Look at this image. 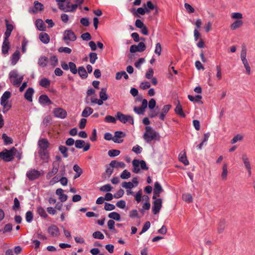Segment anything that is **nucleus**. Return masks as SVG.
Instances as JSON below:
<instances>
[{
	"instance_id": "f257e3e1",
	"label": "nucleus",
	"mask_w": 255,
	"mask_h": 255,
	"mask_svg": "<svg viewBox=\"0 0 255 255\" xmlns=\"http://www.w3.org/2000/svg\"><path fill=\"white\" fill-rule=\"evenodd\" d=\"M143 138L146 142L149 143L152 140L159 139V135L152 127L147 126L145 128V132L143 135Z\"/></svg>"
},
{
	"instance_id": "f03ea898",
	"label": "nucleus",
	"mask_w": 255,
	"mask_h": 255,
	"mask_svg": "<svg viewBox=\"0 0 255 255\" xmlns=\"http://www.w3.org/2000/svg\"><path fill=\"white\" fill-rule=\"evenodd\" d=\"M16 152H17V150L14 147H12L9 150L4 149L0 152V158L5 162L11 161L14 159Z\"/></svg>"
},
{
	"instance_id": "7ed1b4c3",
	"label": "nucleus",
	"mask_w": 255,
	"mask_h": 255,
	"mask_svg": "<svg viewBox=\"0 0 255 255\" xmlns=\"http://www.w3.org/2000/svg\"><path fill=\"white\" fill-rule=\"evenodd\" d=\"M10 96V92L5 91L0 98V105L2 107V112L4 113L9 111L11 107V104L8 101Z\"/></svg>"
},
{
	"instance_id": "20e7f679",
	"label": "nucleus",
	"mask_w": 255,
	"mask_h": 255,
	"mask_svg": "<svg viewBox=\"0 0 255 255\" xmlns=\"http://www.w3.org/2000/svg\"><path fill=\"white\" fill-rule=\"evenodd\" d=\"M11 82L16 87H18L23 79V76L18 77V73L16 70L11 71L9 74Z\"/></svg>"
},
{
	"instance_id": "39448f33",
	"label": "nucleus",
	"mask_w": 255,
	"mask_h": 255,
	"mask_svg": "<svg viewBox=\"0 0 255 255\" xmlns=\"http://www.w3.org/2000/svg\"><path fill=\"white\" fill-rule=\"evenodd\" d=\"M241 159L244 164V167L248 172V176L250 177L252 175V166L250 159L246 153H244L242 155Z\"/></svg>"
},
{
	"instance_id": "423d86ee",
	"label": "nucleus",
	"mask_w": 255,
	"mask_h": 255,
	"mask_svg": "<svg viewBox=\"0 0 255 255\" xmlns=\"http://www.w3.org/2000/svg\"><path fill=\"white\" fill-rule=\"evenodd\" d=\"M116 117L118 120L124 124L128 123L131 125L133 124V119L130 115H124L121 112H118Z\"/></svg>"
},
{
	"instance_id": "0eeeda50",
	"label": "nucleus",
	"mask_w": 255,
	"mask_h": 255,
	"mask_svg": "<svg viewBox=\"0 0 255 255\" xmlns=\"http://www.w3.org/2000/svg\"><path fill=\"white\" fill-rule=\"evenodd\" d=\"M41 175L40 171L35 169H30L26 173V176L30 181L38 179Z\"/></svg>"
},
{
	"instance_id": "6e6552de",
	"label": "nucleus",
	"mask_w": 255,
	"mask_h": 255,
	"mask_svg": "<svg viewBox=\"0 0 255 255\" xmlns=\"http://www.w3.org/2000/svg\"><path fill=\"white\" fill-rule=\"evenodd\" d=\"M63 39L67 44L69 41H74L76 39L75 33L71 30H66L63 33Z\"/></svg>"
},
{
	"instance_id": "1a4fd4ad",
	"label": "nucleus",
	"mask_w": 255,
	"mask_h": 255,
	"mask_svg": "<svg viewBox=\"0 0 255 255\" xmlns=\"http://www.w3.org/2000/svg\"><path fill=\"white\" fill-rule=\"evenodd\" d=\"M145 45L143 42H140L138 45H132L130 47V52L135 53L136 52H142L145 49Z\"/></svg>"
},
{
	"instance_id": "9d476101",
	"label": "nucleus",
	"mask_w": 255,
	"mask_h": 255,
	"mask_svg": "<svg viewBox=\"0 0 255 255\" xmlns=\"http://www.w3.org/2000/svg\"><path fill=\"white\" fill-rule=\"evenodd\" d=\"M49 235L52 237H58L60 236V231L58 228L55 225H51L47 230Z\"/></svg>"
},
{
	"instance_id": "9b49d317",
	"label": "nucleus",
	"mask_w": 255,
	"mask_h": 255,
	"mask_svg": "<svg viewBox=\"0 0 255 255\" xmlns=\"http://www.w3.org/2000/svg\"><path fill=\"white\" fill-rule=\"evenodd\" d=\"M53 112L55 117L60 119H64L67 115V112L61 108L54 109Z\"/></svg>"
},
{
	"instance_id": "f8f14e48",
	"label": "nucleus",
	"mask_w": 255,
	"mask_h": 255,
	"mask_svg": "<svg viewBox=\"0 0 255 255\" xmlns=\"http://www.w3.org/2000/svg\"><path fill=\"white\" fill-rule=\"evenodd\" d=\"M162 199H157L154 201L153 203V206L152 208V211L154 214H156L159 213L162 207Z\"/></svg>"
},
{
	"instance_id": "ddd939ff",
	"label": "nucleus",
	"mask_w": 255,
	"mask_h": 255,
	"mask_svg": "<svg viewBox=\"0 0 255 255\" xmlns=\"http://www.w3.org/2000/svg\"><path fill=\"white\" fill-rule=\"evenodd\" d=\"M43 8L44 6L41 3L38 1H35L34 2V7L29 8V12L30 13H36L38 11L43 10Z\"/></svg>"
},
{
	"instance_id": "4468645a",
	"label": "nucleus",
	"mask_w": 255,
	"mask_h": 255,
	"mask_svg": "<svg viewBox=\"0 0 255 255\" xmlns=\"http://www.w3.org/2000/svg\"><path fill=\"white\" fill-rule=\"evenodd\" d=\"M49 146V142L46 138H40L38 141L39 149L47 150Z\"/></svg>"
},
{
	"instance_id": "2eb2a0df",
	"label": "nucleus",
	"mask_w": 255,
	"mask_h": 255,
	"mask_svg": "<svg viewBox=\"0 0 255 255\" xmlns=\"http://www.w3.org/2000/svg\"><path fill=\"white\" fill-rule=\"evenodd\" d=\"M38 153L40 158L45 162H48L49 158V153L47 150L38 149Z\"/></svg>"
},
{
	"instance_id": "dca6fc26",
	"label": "nucleus",
	"mask_w": 255,
	"mask_h": 255,
	"mask_svg": "<svg viewBox=\"0 0 255 255\" xmlns=\"http://www.w3.org/2000/svg\"><path fill=\"white\" fill-rule=\"evenodd\" d=\"M125 136V134L121 131H117L115 132L114 137L112 138V140L116 143H121L123 141V140H119V138H121Z\"/></svg>"
},
{
	"instance_id": "f3484780",
	"label": "nucleus",
	"mask_w": 255,
	"mask_h": 255,
	"mask_svg": "<svg viewBox=\"0 0 255 255\" xmlns=\"http://www.w3.org/2000/svg\"><path fill=\"white\" fill-rule=\"evenodd\" d=\"M171 108V106L170 105H166L163 107L161 112L159 116V118L161 120H164L166 114L168 112Z\"/></svg>"
},
{
	"instance_id": "a211bd4d",
	"label": "nucleus",
	"mask_w": 255,
	"mask_h": 255,
	"mask_svg": "<svg viewBox=\"0 0 255 255\" xmlns=\"http://www.w3.org/2000/svg\"><path fill=\"white\" fill-rule=\"evenodd\" d=\"M39 102L42 105H50L51 101L46 95H42L39 98Z\"/></svg>"
},
{
	"instance_id": "6ab92c4d",
	"label": "nucleus",
	"mask_w": 255,
	"mask_h": 255,
	"mask_svg": "<svg viewBox=\"0 0 255 255\" xmlns=\"http://www.w3.org/2000/svg\"><path fill=\"white\" fill-rule=\"evenodd\" d=\"M34 93V90L32 88H28L24 94V98L28 101L31 102L32 101V95Z\"/></svg>"
},
{
	"instance_id": "aec40b11",
	"label": "nucleus",
	"mask_w": 255,
	"mask_h": 255,
	"mask_svg": "<svg viewBox=\"0 0 255 255\" xmlns=\"http://www.w3.org/2000/svg\"><path fill=\"white\" fill-rule=\"evenodd\" d=\"M56 194L59 196V199L61 202H65L67 199V196L63 193V190L58 188L56 191Z\"/></svg>"
},
{
	"instance_id": "412c9836",
	"label": "nucleus",
	"mask_w": 255,
	"mask_h": 255,
	"mask_svg": "<svg viewBox=\"0 0 255 255\" xmlns=\"http://www.w3.org/2000/svg\"><path fill=\"white\" fill-rule=\"evenodd\" d=\"M39 38L40 41L44 44H47L50 41V37L48 34L46 33H40L39 35Z\"/></svg>"
},
{
	"instance_id": "4be33fe9",
	"label": "nucleus",
	"mask_w": 255,
	"mask_h": 255,
	"mask_svg": "<svg viewBox=\"0 0 255 255\" xmlns=\"http://www.w3.org/2000/svg\"><path fill=\"white\" fill-rule=\"evenodd\" d=\"M178 158L179 161L182 162L185 165L189 164V161L187 159L185 151H183L180 153L178 155Z\"/></svg>"
},
{
	"instance_id": "5701e85b",
	"label": "nucleus",
	"mask_w": 255,
	"mask_h": 255,
	"mask_svg": "<svg viewBox=\"0 0 255 255\" xmlns=\"http://www.w3.org/2000/svg\"><path fill=\"white\" fill-rule=\"evenodd\" d=\"M243 25V21L242 20H236L230 25V28L232 30H235L241 27Z\"/></svg>"
},
{
	"instance_id": "b1692460",
	"label": "nucleus",
	"mask_w": 255,
	"mask_h": 255,
	"mask_svg": "<svg viewBox=\"0 0 255 255\" xmlns=\"http://www.w3.org/2000/svg\"><path fill=\"white\" fill-rule=\"evenodd\" d=\"M20 58V53L18 50H16L12 54L11 58V64L14 65L17 62Z\"/></svg>"
},
{
	"instance_id": "393cba45",
	"label": "nucleus",
	"mask_w": 255,
	"mask_h": 255,
	"mask_svg": "<svg viewBox=\"0 0 255 255\" xmlns=\"http://www.w3.org/2000/svg\"><path fill=\"white\" fill-rule=\"evenodd\" d=\"M114 169L110 167L109 165L106 166L105 172L103 174L102 177L105 179L109 178L110 177L113 173Z\"/></svg>"
},
{
	"instance_id": "a878e982",
	"label": "nucleus",
	"mask_w": 255,
	"mask_h": 255,
	"mask_svg": "<svg viewBox=\"0 0 255 255\" xmlns=\"http://www.w3.org/2000/svg\"><path fill=\"white\" fill-rule=\"evenodd\" d=\"M35 25L37 28L40 31H44L45 30V25L41 19H38L35 21Z\"/></svg>"
},
{
	"instance_id": "bb28decb",
	"label": "nucleus",
	"mask_w": 255,
	"mask_h": 255,
	"mask_svg": "<svg viewBox=\"0 0 255 255\" xmlns=\"http://www.w3.org/2000/svg\"><path fill=\"white\" fill-rule=\"evenodd\" d=\"M48 58L45 56H41L38 61V64L41 67H45L48 63Z\"/></svg>"
},
{
	"instance_id": "cd10ccee",
	"label": "nucleus",
	"mask_w": 255,
	"mask_h": 255,
	"mask_svg": "<svg viewBox=\"0 0 255 255\" xmlns=\"http://www.w3.org/2000/svg\"><path fill=\"white\" fill-rule=\"evenodd\" d=\"M9 49L8 39H4L2 45V53L7 54Z\"/></svg>"
},
{
	"instance_id": "c85d7f7f",
	"label": "nucleus",
	"mask_w": 255,
	"mask_h": 255,
	"mask_svg": "<svg viewBox=\"0 0 255 255\" xmlns=\"http://www.w3.org/2000/svg\"><path fill=\"white\" fill-rule=\"evenodd\" d=\"M132 165L133 167V172L135 173H139L140 171L139 166H140V162L139 160L137 159H134L132 161Z\"/></svg>"
},
{
	"instance_id": "c756f323",
	"label": "nucleus",
	"mask_w": 255,
	"mask_h": 255,
	"mask_svg": "<svg viewBox=\"0 0 255 255\" xmlns=\"http://www.w3.org/2000/svg\"><path fill=\"white\" fill-rule=\"evenodd\" d=\"M58 171V165L55 166L53 164V167L51 171H49L46 174V178L49 179L52 176L55 175Z\"/></svg>"
},
{
	"instance_id": "7c9ffc66",
	"label": "nucleus",
	"mask_w": 255,
	"mask_h": 255,
	"mask_svg": "<svg viewBox=\"0 0 255 255\" xmlns=\"http://www.w3.org/2000/svg\"><path fill=\"white\" fill-rule=\"evenodd\" d=\"M175 112L183 118L185 117V115L183 112L182 106L180 105L179 102H178V104L176 105V107L175 109Z\"/></svg>"
},
{
	"instance_id": "2f4dec72",
	"label": "nucleus",
	"mask_w": 255,
	"mask_h": 255,
	"mask_svg": "<svg viewBox=\"0 0 255 255\" xmlns=\"http://www.w3.org/2000/svg\"><path fill=\"white\" fill-rule=\"evenodd\" d=\"M188 98L190 101L201 104H203V102L201 101L202 98V96L201 95H197L195 97H193L191 95H188Z\"/></svg>"
},
{
	"instance_id": "473e14b6",
	"label": "nucleus",
	"mask_w": 255,
	"mask_h": 255,
	"mask_svg": "<svg viewBox=\"0 0 255 255\" xmlns=\"http://www.w3.org/2000/svg\"><path fill=\"white\" fill-rule=\"evenodd\" d=\"M228 175L227 164L224 163L222 168V172L221 173V178L223 180H226Z\"/></svg>"
},
{
	"instance_id": "72a5a7b5",
	"label": "nucleus",
	"mask_w": 255,
	"mask_h": 255,
	"mask_svg": "<svg viewBox=\"0 0 255 255\" xmlns=\"http://www.w3.org/2000/svg\"><path fill=\"white\" fill-rule=\"evenodd\" d=\"M93 112V110L89 107H86L82 113V116L83 117H88Z\"/></svg>"
},
{
	"instance_id": "f704fd0d",
	"label": "nucleus",
	"mask_w": 255,
	"mask_h": 255,
	"mask_svg": "<svg viewBox=\"0 0 255 255\" xmlns=\"http://www.w3.org/2000/svg\"><path fill=\"white\" fill-rule=\"evenodd\" d=\"M108 217L110 219L115 220L117 221H120L121 220V216L120 215L116 212H113L109 214Z\"/></svg>"
},
{
	"instance_id": "c9c22d12",
	"label": "nucleus",
	"mask_w": 255,
	"mask_h": 255,
	"mask_svg": "<svg viewBox=\"0 0 255 255\" xmlns=\"http://www.w3.org/2000/svg\"><path fill=\"white\" fill-rule=\"evenodd\" d=\"M6 30L4 33L5 36V39H8L9 36L11 34V32L13 27V26L12 24H8L7 23H6Z\"/></svg>"
},
{
	"instance_id": "e433bc0d",
	"label": "nucleus",
	"mask_w": 255,
	"mask_h": 255,
	"mask_svg": "<svg viewBox=\"0 0 255 255\" xmlns=\"http://www.w3.org/2000/svg\"><path fill=\"white\" fill-rule=\"evenodd\" d=\"M78 74L79 76L83 79L86 78L88 76L87 72L85 68L83 66L79 67Z\"/></svg>"
},
{
	"instance_id": "4c0bfd02",
	"label": "nucleus",
	"mask_w": 255,
	"mask_h": 255,
	"mask_svg": "<svg viewBox=\"0 0 255 255\" xmlns=\"http://www.w3.org/2000/svg\"><path fill=\"white\" fill-rule=\"evenodd\" d=\"M225 228V221L224 220H220L218 225V232L221 234Z\"/></svg>"
},
{
	"instance_id": "58836bf2",
	"label": "nucleus",
	"mask_w": 255,
	"mask_h": 255,
	"mask_svg": "<svg viewBox=\"0 0 255 255\" xmlns=\"http://www.w3.org/2000/svg\"><path fill=\"white\" fill-rule=\"evenodd\" d=\"M39 85L43 87L47 88L50 85V81L48 79L43 78L39 81Z\"/></svg>"
},
{
	"instance_id": "ea45409f",
	"label": "nucleus",
	"mask_w": 255,
	"mask_h": 255,
	"mask_svg": "<svg viewBox=\"0 0 255 255\" xmlns=\"http://www.w3.org/2000/svg\"><path fill=\"white\" fill-rule=\"evenodd\" d=\"M122 77H124L125 79L128 78V76L125 71L118 72L116 74V79L118 80H120Z\"/></svg>"
},
{
	"instance_id": "a19ab883",
	"label": "nucleus",
	"mask_w": 255,
	"mask_h": 255,
	"mask_svg": "<svg viewBox=\"0 0 255 255\" xmlns=\"http://www.w3.org/2000/svg\"><path fill=\"white\" fill-rule=\"evenodd\" d=\"M78 7L77 4H72L71 6H67L66 8H63L62 10L66 12H74Z\"/></svg>"
},
{
	"instance_id": "79ce46f5",
	"label": "nucleus",
	"mask_w": 255,
	"mask_h": 255,
	"mask_svg": "<svg viewBox=\"0 0 255 255\" xmlns=\"http://www.w3.org/2000/svg\"><path fill=\"white\" fill-rule=\"evenodd\" d=\"M99 96L101 99L103 100L106 101L108 98V95L107 94V90L106 88H102L99 93Z\"/></svg>"
},
{
	"instance_id": "37998d69",
	"label": "nucleus",
	"mask_w": 255,
	"mask_h": 255,
	"mask_svg": "<svg viewBox=\"0 0 255 255\" xmlns=\"http://www.w3.org/2000/svg\"><path fill=\"white\" fill-rule=\"evenodd\" d=\"M162 191V188L160 184L158 182H155L154 186L153 193H160Z\"/></svg>"
},
{
	"instance_id": "c03bdc74",
	"label": "nucleus",
	"mask_w": 255,
	"mask_h": 255,
	"mask_svg": "<svg viewBox=\"0 0 255 255\" xmlns=\"http://www.w3.org/2000/svg\"><path fill=\"white\" fill-rule=\"evenodd\" d=\"M183 200L187 203H191L193 201V198L190 194L185 193L182 196Z\"/></svg>"
},
{
	"instance_id": "a18cd8bd",
	"label": "nucleus",
	"mask_w": 255,
	"mask_h": 255,
	"mask_svg": "<svg viewBox=\"0 0 255 255\" xmlns=\"http://www.w3.org/2000/svg\"><path fill=\"white\" fill-rule=\"evenodd\" d=\"M231 17L233 19L242 20L243 16L241 12H233L231 15Z\"/></svg>"
},
{
	"instance_id": "49530a36",
	"label": "nucleus",
	"mask_w": 255,
	"mask_h": 255,
	"mask_svg": "<svg viewBox=\"0 0 255 255\" xmlns=\"http://www.w3.org/2000/svg\"><path fill=\"white\" fill-rule=\"evenodd\" d=\"M5 144H10L12 143V139L10 137L8 136L5 133H3L2 135Z\"/></svg>"
},
{
	"instance_id": "de8ad7c7",
	"label": "nucleus",
	"mask_w": 255,
	"mask_h": 255,
	"mask_svg": "<svg viewBox=\"0 0 255 255\" xmlns=\"http://www.w3.org/2000/svg\"><path fill=\"white\" fill-rule=\"evenodd\" d=\"M59 150L64 157L67 158L68 156V154L67 153L68 148L66 146L61 145L59 147Z\"/></svg>"
},
{
	"instance_id": "09e8293b",
	"label": "nucleus",
	"mask_w": 255,
	"mask_h": 255,
	"mask_svg": "<svg viewBox=\"0 0 255 255\" xmlns=\"http://www.w3.org/2000/svg\"><path fill=\"white\" fill-rule=\"evenodd\" d=\"M131 174L127 170H124L120 175V177L123 179H127L130 177Z\"/></svg>"
},
{
	"instance_id": "8fccbe9b",
	"label": "nucleus",
	"mask_w": 255,
	"mask_h": 255,
	"mask_svg": "<svg viewBox=\"0 0 255 255\" xmlns=\"http://www.w3.org/2000/svg\"><path fill=\"white\" fill-rule=\"evenodd\" d=\"M69 69H70V71L74 74H75L77 73V69L76 64L72 62H70L69 63Z\"/></svg>"
},
{
	"instance_id": "3c124183",
	"label": "nucleus",
	"mask_w": 255,
	"mask_h": 255,
	"mask_svg": "<svg viewBox=\"0 0 255 255\" xmlns=\"http://www.w3.org/2000/svg\"><path fill=\"white\" fill-rule=\"evenodd\" d=\"M90 62L91 64H94L96 60L98 59L97 54L96 53H90L89 54Z\"/></svg>"
},
{
	"instance_id": "603ef678",
	"label": "nucleus",
	"mask_w": 255,
	"mask_h": 255,
	"mask_svg": "<svg viewBox=\"0 0 255 255\" xmlns=\"http://www.w3.org/2000/svg\"><path fill=\"white\" fill-rule=\"evenodd\" d=\"M243 139V135L242 134H237L235 135L233 138L231 140V143L232 144H234L238 142V141H241Z\"/></svg>"
},
{
	"instance_id": "864d4df0",
	"label": "nucleus",
	"mask_w": 255,
	"mask_h": 255,
	"mask_svg": "<svg viewBox=\"0 0 255 255\" xmlns=\"http://www.w3.org/2000/svg\"><path fill=\"white\" fill-rule=\"evenodd\" d=\"M122 186L123 188L129 189H131L134 187V185L131 182H124L122 183Z\"/></svg>"
},
{
	"instance_id": "5fc2aeb1",
	"label": "nucleus",
	"mask_w": 255,
	"mask_h": 255,
	"mask_svg": "<svg viewBox=\"0 0 255 255\" xmlns=\"http://www.w3.org/2000/svg\"><path fill=\"white\" fill-rule=\"evenodd\" d=\"M93 237L95 239L103 240L104 239V235L100 231H96L93 233Z\"/></svg>"
},
{
	"instance_id": "6e6d98bb",
	"label": "nucleus",
	"mask_w": 255,
	"mask_h": 255,
	"mask_svg": "<svg viewBox=\"0 0 255 255\" xmlns=\"http://www.w3.org/2000/svg\"><path fill=\"white\" fill-rule=\"evenodd\" d=\"M120 153V151L117 149H112L108 151V155L110 157H115L119 155Z\"/></svg>"
},
{
	"instance_id": "4d7b16f0",
	"label": "nucleus",
	"mask_w": 255,
	"mask_h": 255,
	"mask_svg": "<svg viewBox=\"0 0 255 255\" xmlns=\"http://www.w3.org/2000/svg\"><path fill=\"white\" fill-rule=\"evenodd\" d=\"M112 189V187L110 184H106L100 187V190L102 192H109Z\"/></svg>"
},
{
	"instance_id": "13d9d810",
	"label": "nucleus",
	"mask_w": 255,
	"mask_h": 255,
	"mask_svg": "<svg viewBox=\"0 0 255 255\" xmlns=\"http://www.w3.org/2000/svg\"><path fill=\"white\" fill-rule=\"evenodd\" d=\"M73 170L77 174V176H80L83 173L82 169L77 164H75L73 166Z\"/></svg>"
},
{
	"instance_id": "bf43d9fd",
	"label": "nucleus",
	"mask_w": 255,
	"mask_h": 255,
	"mask_svg": "<svg viewBox=\"0 0 255 255\" xmlns=\"http://www.w3.org/2000/svg\"><path fill=\"white\" fill-rule=\"evenodd\" d=\"M33 218V214L31 211H27L25 215V219L28 223L32 222Z\"/></svg>"
},
{
	"instance_id": "052dcab7",
	"label": "nucleus",
	"mask_w": 255,
	"mask_h": 255,
	"mask_svg": "<svg viewBox=\"0 0 255 255\" xmlns=\"http://www.w3.org/2000/svg\"><path fill=\"white\" fill-rule=\"evenodd\" d=\"M37 212L38 214L43 217H46L47 215L45 211V210L41 207H38L37 209Z\"/></svg>"
},
{
	"instance_id": "680f3d73",
	"label": "nucleus",
	"mask_w": 255,
	"mask_h": 255,
	"mask_svg": "<svg viewBox=\"0 0 255 255\" xmlns=\"http://www.w3.org/2000/svg\"><path fill=\"white\" fill-rule=\"evenodd\" d=\"M85 142L82 140H77L75 141V147L77 148H82L85 145Z\"/></svg>"
},
{
	"instance_id": "e2e57ef3",
	"label": "nucleus",
	"mask_w": 255,
	"mask_h": 255,
	"mask_svg": "<svg viewBox=\"0 0 255 255\" xmlns=\"http://www.w3.org/2000/svg\"><path fill=\"white\" fill-rule=\"evenodd\" d=\"M50 62L51 65H52L53 67L55 66L58 62L57 57L55 55L52 56L50 58Z\"/></svg>"
},
{
	"instance_id": "0e129e2a",
	"label": "nucleus",
	"mask_w": 255,
	"mask_h": 255,
	"mask_svg": "<svg viewBox=\"0 0 255 255\" xmlns=\"http://www.w3.org/2000/svg\"><path fill=\"white\" fill-rule=\"evenodd\" d=\"M104 209L106 211H112L115 209V206L113 204L106 202Z\"/></svg>"
},
{
	"instance_id": "69168bd1",
	"label": "nucleus",
	"mask_w": 255,
	"mask_h": 255,
	"mask_svg": "<svg viewBox=\"0 0 255 255\" xmlns=\"http://www.w3.org/2000/svg\"><path fill=\"white\" fill-rule=\"evenodd\" d=\"M58 51L60 53L64 52L65 53L70 54L72 50L69 47H61L58 49Z\"/></svg>"
},
{
	"instance_id": "338daca9",
	"label": "nucleus",
	"mask_w": 255,
	"mask_h": 255,
	"mask_svg": "<svg viewBox=\"0 0 255 255\" xmlns=\"http://www.w3.org/2000/svg\"><path fill=\"white\" fill-rule=\"evenodd\" d=\"M150 84L148 82H143L139 85V88L142 90H145L150 88Z\"/></svg>"
},
{
	"instance_id": "774afa93",
	"label": "nucleus",
	"mask_w": 255,
	"mask_h": 255,
	"mask_svg": "<svg viewBox=\"0 0 255 255\" xmlns=\"http://www.w3.org/2000/svg\"><path fill=\"white\" fill-rule=\"evenodd\" d=\"M124 194V190L122 189H120L114 195V197L116 199H118L123 197Z\"/></svg>"
}]
</instances>
